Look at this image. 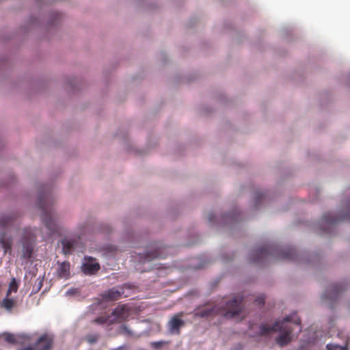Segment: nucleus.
<instances>
[{
  "label": "nucleus",
  "instance_id": "f257e3e1",
  "mask_svg": "<svg viewBox=\"0 0 350 350\" xmlns=\"http://www.w3.org/2000/svg\"><path fill=\"white\" fill-rule=\"evenodd\" d=\"M242 301L243 297L237 295L228 301L226 299H222L221 304L224 305L221 307L206 304L197 308L194 311V316L205 318L222 314L226 318H233L241 311Z\"/></svg>",
  "mask_w": 350,
  "mask_h": 350
},
{
  "label": "nucleus",
  "instance_id": "f03ea898",
  "mask_svg": "<svg viewBox=\"0 0 350 350\" xmlns=\"http://www.w3.org/2000/svg\"><path fill=\"white\" fill-rule=\"evenodd\" d=\"M293 323L295 325L297 326L298 332L301 331V320L295 315L286 317L282 321L276 322L273 326H268L267 325H261L260 327V335L267 336L272 332H280V334L276 338V342L280 346L286 345L291 340V334L293 331L291 323Z\"/></svg>",
  "mask_w": 350,
  "mask_h": 350
},
{
  "label": "nucleus",
  "instance_id": "7ed1b4c3",
  "mask_svg": "<svg viewBox=\"0 0 350 350\" xmlns=\"http://www.w3.org/2000/svg\"><path fill=\"white\" fill-rule=\"evenodd\" d=\"M37 206L41 211V219L51 234L57 232L58 226L56 215L53 208L52 197L49 192H40Z\"/></svg>",
  "mask_w": 350,
  "mask_h": 350
},
{
  "label": "nucleus",
  "instance_id": "20e7f679",
  "mask_svg": "<svg viewBox=\"0 0 350 350\" xmlns=\"http://www.w3.org/2000/svg\"><path fill=\"white\" fill-rule=\"evenodd\" d=\"M269 256H273L278 260H294L296 253L295 250L291 247L280 249L275 246L263 245L253 251L251 261L260 262Z\"/></svg>",
  "mask_w": 350,
  "mask_h": 350
},
{
  "label": "nucleus",
  "instance_id": "39448f33",
  "mask_svg": "<svg viewBox=\"0 0 350 350\" xmlns=\"http://www.w3.org/2000/svg\"><path fill=\"white\" fill-rule=\"evenodd\" d=\"M36 236L30 228L23 230V236L21 240L23 248L21 258L23 259H29L32 256L33 251V243Z\"/></svg>",
  "mask_w": 350,
  "mask_h": 350
},
{
  "label": "nucleus",
  "instance_id": "423d86ee",
  "mask_svg": "<svg viewBox=\"0 0 350 350\" xmlns=\"http://www.w3.org/2000/svg\"><path fill=\"white\" fill-rule=\"evenodd\" d=\"M62 252L65 255L72 254L75 251L83 252V243L80 237H65L61 241Z\"/></svg>",
  "mask_w": 350,
  "mask_h": 350
},
{
  "label": "nucleus",
  "instance_id": "0eeeda50",
  "mask_svg": "<svg viewBox=\"0 0 350 350\" xmlns=\"http://www.w3.org/2000/svg\"><path fill=\"white\" fill-rule=\"evenodd\" d=\"M340 220L332 213H327L322 216L320 228L326 234H331L335 228L336 224Z\"/></svg>",
  "mask_w": 350,
  "mask_h": 350
},
{
  "label": "nucleus",
  "instance_id": "6e6552de",
  "mask_svg": "<svg viewBox=\"0 0 350 350\" xmlns=\"http://www.w3.org/2000/svg\"><path fill=\"white\" fill-rule=\"evenodd\" d=\"M53 338L47 334L42 335L34 345L28 346L20 350H50L52 347Z\"/></svg>",
  "mask_w": 350,
  "mask_h": 350
},
{
  "label": "nucleus",
  "instance_id": "1a4fd4ad",
  "mask_svg": "<svg viewBox=\"0 0 350 350\" xmlns=\"http://www.w3.org/2000/svg\"><path fill=\"white\" fill-rule=\"evenodd\" d=\"M109 316L111 319V323H122L126 320L129 316V309L126 305L118 306Z\"/></svg>",
  "mask_w": 350,
  "mask_h": 350
},
{
  "label": "nucleus",
  "instance_id": "9d476101",
  "mask_svg": "<svg viewBox=\"0 0 350 350\" xmlns=\"http://www.w3.org/2000/svg\"><path fill=\"white\" fill-rule=\"evenodd\" d=\"M100 268V265L98 262H96V259L90 256L84 257V261L81 265V270L85 275H94Z\"/></svg>",
  "mask_w": 350,
  "mask_h": 350
},
{
  "label": "nucleus",
  "instance_id": "9b49d317",
  "mask_svg": "<svg viewBox=\"0 0 350 350\" xmlns=\"http://www.w3.org/2000/svg\"><path fill=\"white\" fill-rule=\"evenodd\" d=\"M124 293L122 287L111 288L101 294V297L105 301H116L119 299Z\"/></svg>",
  "mask_w": 350,
  "mask_h": 350
},
{
  "label": "nucleus",
  "instance_id": "f8f14e48",
  "mask_svg": "<svg viewBox=\"0 0 350 350\" xmlns=\"http://www.w3.org/2000/svg\"><path fill=\"white\" fill-rule=\"evenodd\" d=\"M167 248L165 247L157 246L152 251H148L144 254V261H150L155 258H164L166 257L165 250Z\"/></svg>",
  "mask_w": 350,
  "mask_h": 350
},
{
  "label": "nucleus",
  "instance_id": "ddd939ff",
  "mask_svg": "<svg viewBox=\"0 0 350 350\" xmlns=\"http://www.w3.org/2000/svg\"><path fill=\"white\" fill-rule=\"evenodd\" d=\"M181 314L174 316L168 323L169 330L171 333L178 334L180 329L185 324L184 321L180 318Z\"/></svg>",
  "mask_w": 350,
  "mask_h": 350
},
{
  "label": "nucleus",
  "instance_id": "4468645a",
  "mask_svg": "<svg viewBox=\"0 0 350 350\" xmlns=\"http://www.w3.org/2000/svg\"><path fill=\"white\" fill-rule=\"evenodd\" d=\"M346 288V286L344 284H335L332 285L328 289L327 292L323 295V298L327 299H335L339 295V293Z\"/></svg>",
  "mask_w": 350,
  "mask_h": 350
},
{
  "label": "nucleus",
  "instance_id": "2eb2a0df",
  "mask_svg": "<svg viewBox=\"0 0 350 350\" xmlns=\"http://www.w3.org/2000/svg\"><path fill=\"white\" fill-rule=\"evenodd\" d=\"M12 245L13 239L12 237H8L5 233L1 234L0 245L4 250V254L6 253L11 254Z\"/></svg>",
  "mask_w": 350,
  "mask_h": 350
},
{
  "label": "nucleus",
  "instance_id": "dca6fc26",
  "mask_svg": "<svg viewBox=\"0 0 350 350\" xmlns=\"http://www.w3.org/2000/svg\"><path fill=\"white\" fill-rule=\"evenodd\" d=\"M70 264L68 261H64L59 265L57 275L60 278L68 279L70 276Z\"/></svg>",
  "mask_w": 350,
  "mask_h": 350
},
{
  "label": "nucleus",
  "instance_id": "f3484780",
  "mask_svg": "<svg viewBox=\"0 0 350 350\" xmlns=\"http://www.w3.org/2000/svg\"><path fill=\"white\" fill-rule=\"evenodd\" d=\"M16 223V216L12 215H3L0 219V227L3 228H9Z\"/></svg>",
  "mask_w": 350,
  "mask_h": 350
},
{
  "label": "nucleus",
  "instance_id": "a211bd4d",
  "mask_svg": "<svg viewBox=\"0 0 350 350\" xmlns=\"http://www.w3.org/2000/svg\"><path fill=\"white\" fill-rule=\"evenodd\" d=\"M16 306V301L5 297L1 303V306L8 311H11Z\"/></svg>",
  "mask_w": 350,
  "mask_h": 350
},
{
  "label": "nucleus",
  "instance_id": "6ab92c4d",
  "mask_svg": "<svg viewBox=\"0 0 350 350\" xmlns=\"http://www.w3.org/2000/svg\"><path fill=\"white\" fill-rule=\"evenodd\" d=\"M18 288V284L16 279L13 278L9 284L8 289L6 293L7 297H10L12 293H16Z\"/></svg>",
  "mask_w": 350,
  "mask_h": 350
},
{
  "label": "nucleus",
  "instance_id": "aec40b11",
  "mask_svg": "<svg viewBox=\"0 0 350 350\" xmlns=\"http://www.w3.org/2000/svg\"><path fill=\"white\" fill-rule=\"evenodd\" d=\"M111 319L109 318V316L107 317H100L94 320V322L98 324H108L111 325L112 323H110Z\"/></svg>",
  "mask_w": 350,
  "mask_h": 350
},
{
  "label": "nucleus",
  "instance_id": "412c9836",
  "mask_svg": "<svg viewBox=\"0 0 350 350\" xmlns=\"http://www.w3.org/2000/svg\"><path fill=\"white\" fill-rule=\"evenodd\" d=\"M120 334L130 336H133V332L130 330L126 325L124 324L120 327Z\"/></svg>",
  "mask_w": 350,
  "mask_h": 350
},
{
  "label": "nucleus",
  "instance_id": "4be33fe9",
  "mask_svg": "<svg viewBox=\"0 0 350 350\" xmlns=\"http://www.w3.org/2000/svg\"><path fill=\"white\" fill-rule=\"evenodd\" d=\"M4 339L6 342L11 344H15L17 342L15 336L12 334L8 333L4 334Z\"/></svg>",
  "mask_w": 350,
  "mask_h": 350
},
{
  "label": "nucleus",
  "instance_id": "5701e85b",
  "mask_svg": "<svg viewBox=\"0 0 350 350\" xmlns=\"http://www.w3.org/2000/svg\"><path fill=\"white\" fill-rule=\"evenodd\" d=\"M98 338H99V335L97 334H90V335H88L86 336V340L89 343L93 344L98 340Z\"/></svg>",
  "mask_w": 350,
  "mask_h": 350
},
{
  "label": "nucleus",
  "instance_id": "b1692460",
  "mask_svg": "<svg viewBox=\"0 0 350 350\" xmlns=\"http://www.w3.org/2000/svg\"><path fill=\"white\" fill-rule=\"evenodd\" d=\"M349 336L345 337V345L342 346L339 345L338 350H349Z\"/></svg>",
  "mask_w": 350,
  "mask_h": 350
},
{
  "label": "nucleus",
  "instance_id": "393cba45",
  "mask_svg": "<svg viewBox=\"0 0 350 350\" xmlns=\"http://www.w3.org/2000/svg\"><path fill=\"white\" fill-rule=\"evenodd\" d=\"M255 304L259 306H263L265 304V297L264 296H260L258 298H256L254 301Z\"/></svg>",
  "mask_w": 350,
  "mask_h": 350
},
{
  "label": "nucleus",
  "instance_id": "a878e982",
  "mask_svg": "<svg viewBox=\"0 0 350 350\" xmlns=\"http://www.w3.org/2000/svg\"><path fill=\"white\" fill-rule=\"evenodd\" d=\"M339 345L334 343L327 344L326 346L327 350H338Z\"/></svg>",
  "mask_w": 350,
  "mask_h": 350
},
{
  "label": "nucleus",
  "instance_id": "bb28decb",
  "mask_svg": "<svg viewBox=\"0 0 350 350\" xmlns=\"http://www.w3.org/2000/svg\"><path fill=\"white\" fill-rule=\"evenodd\" d=\"M164 343L165 342L163 341L152 342L151 346L155 349H159L161 348Z\"/></svg>",
  "mask_w": 350,
  "mask_h": 350
},
{
  "label": "nucleus",
  "instance_id": "cd10ccee",
  "mask_svg": "<svg viewBox=\"0 0 350 350\" xmlns=\"http://www.w3.org/2000/svg\"><path fill=\"white\" fill-rule=\"evenodd\" d=\"M112 350H127V347L126 345H122L118 347L114 348Z\"/></svg>",
  "mask_w": 350,
  "mask_h": 350
},
{
  "label": "nucleus",
  "instance_id": "c85d7f7f",
  "mask_svg": "<svg viewBox=\"0 0 350 350\" xmlns=\"http://www.w3.org/2000/svg\"><path fill=\"white\" fill-rule=\"evenodd\" d=\"M213 217H214L213 214V213H210V214L208 215V220H209L210 221H213Z\"/></svg>",
  "mask_w": 350,
  "mask_h": 350
},
{
  "label": "nucleus",
  "instance_id": "c756f323",
  "mask_svg": "<svg viewBox=\"0 0 350 350\" xmlns=\"http://www.w3.org/2000/svg\"><path fill=\"white\" fill-rule=\"evenodd\" d=\"M338 336L339 338H342V333H341V332H338Z\"/></svg>",
  "mask_w": 350,
  "mask_h": 350
},
{
  "label": "nucleus",
  "instance_id": "7c9ffc66",
  "mask_svg": "<svg viewBox=\"0 0 350 350\" xmlns=\"http://www.w3.org/2000/svg\"><path fill=\"white\" fill-rule=\"evenodd\" d=\"M258 198H259V197H258V196L256 197V203H257V202H258Z\"/></svg>",
  "mask_w": 350,
  "mask_h": 350
}]
</instances>
